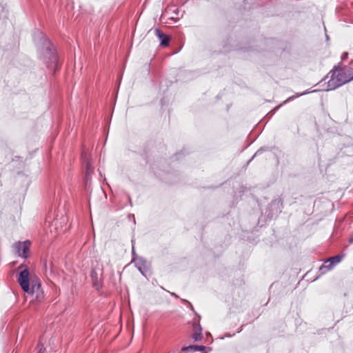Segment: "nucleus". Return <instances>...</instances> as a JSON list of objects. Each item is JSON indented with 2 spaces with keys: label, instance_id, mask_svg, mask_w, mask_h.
Segmentation results:
<instances>
[{
  "label": "nucleus",
  "instance_id": "obj_1",
  "mask_svg": "<svg viewBox=\"0 0 353 353\" xmlns=\"http://www.w3.org/2000/svg\"><path fill=\"white\" fill-rule=\"evenodd\" d=\"M330 79L327 82L326 90H333L353 80V68L335 66Z\"/></svg>",
  "mask_w": 353,
  "mask_h": 353
},
{
  "label": "nucleus",
  "instance_id": "obj_2",
  "mask_svg": "<svg viewBox=\"0 0 353 353\" xmlns=\"http://www.w3.org/2000/svg\"><path fill=\"white\" fill-rule=\"evenodd\" d=\"M39 34L44 37L42 32H39ZM41 58L47 67L56 72L59 67L58 57L51 41L47 38H43V42L41 48Z\"/></svg>",
  "mask_w": 353,
  "mask_h": 353
},
{
  "label": "nucleus",
  "instance_id": "obj_3",
  "mask_svg": "<svg viewBox=\"0 0 353 353\" xmlns=\"http://www.w3.org/2000/svg\"><path fill=\"white\" fill-rule=\"evenodd\" d=\"M26 293L30 294L33 300H36L37 302L43 301L44 299V292L41 288V281L37 276H34L31 279L30 290Z\"/></svg>",
  "mask_w": 353,
  "mask_h": 353
},
{
  "label": "nucleus",
  "instance_id": "obj_4",
  "mask_svg": "<svg viewBox=\"0 0 353 353\" xmlns=\"http://www.w3.org/2000/svg\"><path fill=\"white\" fill-rule=\"evenodd\" d=\"M33 278L34 277H30V273L28 268L20 272L17 281L20 287L25 292H28V291L30 290L31 279Z\"/></svg>",
  "mask_w": 353,
  "mask_h": 353
},
{
  "label": "nucleus",
  "instance_id": "obj_5",
  "mask_svg": "<svg viewBox=\"0 0 353 353\" xmlns=\"http://www.w3.org/2000/svg\"><path fill=\"white\" fill-rule=\"evenodd\" d=\"M30 242L29 241H25L23 242L19 241L15 244V249L19 256L24 259L28 257L30 251Z\"/></svg>",
  "mask_w": 353,
  "mask_h": 353
},
{
  "label": "nucleus",
  "instance_id": "obj_6",
  "mask_svg": "<svg viewBox=\"0 0 353 353\" xmlns=\"http://www.w3.org/2000/svg\"><path fill=\"white\" fill-rule=\"evenodd\" d=\"M282 210V202L280 199H274L272 201L269 205V214L270 218L277 216Z\"/></svg>",
  "mask_w": 353,
  "mask_h": 353
},
{
  "label": "nucleus",
  "instance_id": "obj_7",
  "mask_svg": "<svg viewBox=\"0 0 353 353\" xmlns=\"http://www.w3.org/2000/svg\"><path fill=\"white\" fill-rule=\"evenodd\" d=\"M208 349V350H211V348L207 347L204 345H190L188 346H184L181 348V351L185 353L189 352H201L204 350Z\"/></svg>",
  "mask_w": 353,
  "mask_h": 353
},
{
  "label": "nucleus",
  "instance_id": "obj_8",
  "mask_svg": "<svg viewBox=\"0 0 353 353\" xmlns=\"http://www.w3.org/2000/svg\"><path fill=\"white\" fill-rule=\"evenodd\" d=\"M155 34L157 36L160 41V44L162 46H168L171 39L170 37L168 34H164L159 29H155Z\"/></svg>",
  "mask_w": 353,
  "mask_h": 353
},
{
  "label": "nucleus",
  "instance_id": "obj_9",
  "mask_svg": "<svg viewBox=\"0 0 353 353\" xmlns=\"http://www.w3.org/2000/svg\"><path fill=\"white\" fill-rule=\"evenodd\" d=\"M136 268H148V261L142 256L134 257V261Z\"/></svg>",
  "mask_w": 353,
  "mask_h": 353
},
{
  "label": "nucleus",
  "instance_id": "obj_10",
  "mask_svg": "<svg viewBox=\"0 0 353 353\" xmlns=\"http://www.w3.org/2000/svg\"><path fill=\"white\" fill-rule=\"evenodd\" d=\"M188 307L195 314V315H196L199 317V321H194L193 323L192 331H202V327L199 323V319H200L201 316L194 311V309L190 302L188 303Z\"/></svg>",
  "mask_w": 353,
  "mask_h": 353
},
{
  "label": "nucleus",
  "instance_id": "obj_11",
  "mask_svg": "<svg viewBox=\"0 0 353 353\" xmlns=\"http://www.w3.org/2000/svg\"><path fill=\"white\" fill-rule=\"evenodd\" d=\"M344 256V254H337L327 259L325 263H330V264L332 265V267L334 268L342 261Z\"/></svg>",
  "mask_w": 353,
  "mask_h": 353
},
{
  "label": "nucleus",
  "instance_id": "obj_12",
  "mask_svg": "<svg viewBox=\"0 0 353 353\" xmlns=\"http://www.w3.org/2000/svg\"><path fill=\"white\" fill-rule=\"evenodd\" d=\"M316 92V90H312V91H305L304 92H302V93H296L295 96H292V97H289L286 101H283L282 103H281L280 105L276 106L274 108V111H276L277 110H279L281 106H282L283 104L285 103L287 101H289L293 99H294L295 97H301V96H303V95H305L306 94H308V93H310V92Z\"/></svg>",
  "mask_w": 353,
  "mask_h": 353
},
{
  "label": "nucleus",
  "instance_id": "obj_13",
  "mask_svg": "<svg viewBox=\"0 0 353 353\" xmlns=\"http://www.w3.org/2000/svg\"><path fill=\"white\" fill-rule=\"evenodd\" d=\"M316 92V90H312V91H305L304 92H302V93H296L295 96H292V97H289L286 101H283L282 103H281L280 105L276 106L274 108V111H276L277 110H279L281 106H282L283 104L285 103L287 101H289L293 99H294L295 97H301V96H303V95H305L306 94H308V93H310V92Z\"/></svg>",
  "mask_w": 353,
  "mask_h": 353
},
{
  "label": "nucleus",
  "instance_id": "obj_14",
  "mask_svg": "<svg viewBox=\"0 0 353 353\" xmlns=\"http://www.w3.org/2000/svg\"><path fill=\"white\" fill-rule=\"evenodd\" d=\"M333 268L332 267V265L330 263L328 265H322L319 268V272H321V274H324L328 271L331 270Z\"/></svg>",
  "mask_w": 353,
  "mask_h": 353
},
{
  "label": "nucleus",
  "instance_id": "obj_15",
  "mask_svg": "<svg viewBox=\"0 0 353 353\" xmlns=\"http://www.w3.org/2000/svg\"><path fill=\"white\" fill-rule=\"evenodd\" d=\"M192 338L194 341H200L203 338V332H193Z\"/></svg>",
  "mask_w": 353,
  "mask_h": 353
},
{
  "label": "nucleus",
  "instance_id": "obj_16",
  "mask_svg": "<svg viewBox=\"0 0 353 353\" xmlns=\"http://www.w3.org/2000/svg\"><path fill=\"white\" fill-rule=\"evenodd\" d=\"M93 170H94V168H93L92 165H91L90 162L88 161L86 163V172H85V174H87V176H89V174H92Z\"/></svg>",
  "mask_w": 353,
  "mask_h": 353
},
{
  "label": "nucleus",
  "instance_id": "obj_17",
  "mask_svg": "<svg viewBox=\"0 0 353 353\" xmlns=\"http://www.w3.org/2000/svg\"><path fill=\"white\" fill-rule=\"evenodd\" d=\"M91 278L94 282V286L98 289L97 287V274L95 271L92 270L91 272Z\"/></svg>",
  "mask_w": 353,
  "mask_h": 353
},
{
  "label": "nucleus",
  "instance_id": "obj_18",
  "mask_svg": "<svg viewBox=\"0 0 353 353\" xmlns=\"http://www.w3.org/2000/svg\"><path fill=\"white\" fill-rule=\"evenodd\" d=\"M38 347H39L38 353H46V348L45 347L43 348V343L41 341L38 345Z\"/></svg>",
  "mask_w": 353,
  "mask_h": 353
},
{
  "label": "nucleus",
  "instance_id": "obj_19",
  "mask_svg": "<svg viewBox=\"0 0 353 353\" xmlns=\"http://www.w3.org/2000/svg\"><path fill=\"white\" fill-rule=\"evenodd\" d=\"M263 151V149L262 148H260L259 150H258L255 154L252 156V157L251 158V159H250L248 162V164H249L252 161V159L257 155L260 154Z\"/></svg>",
  "mask_w": 353,
  "mask_h": 353
},
{
  "label": "nucleus",
  "instance_id": "obj_20",
  "mask_svg": "<svg viewBox=\"0 0 353 353\" xmlns=\"http://www.w3.org/2000/svg\"><path fill=\"white\" fill-rule=\"evenodd\" d=\"M205 333L206 342L210 341H212V339L210 332H205Z\"/></svg>",
  "mask_w": 353,
  "mask_h": 353
},
{
  "label": "nucleus",
  "instance_id": "obj_21",
  "mask_svg": "<svg viewBox=\"0 0 353 353\" xmlns=\"http://www.w3.org/2000/svg\"><path fill=\"white\" fill-rule=\"evenodd\" d=\"M90 179H91V174H89V176H88V177H87V174H85V181L86 185L88 183V182Z\"/></svg>",
  "mask_w": 353,
  "mask_h": 353
},
{
  "label": "nucleus",
  "instance_id": "obj_22",
  "mask_svg": "<svg viewBox=\"0 0 353 353\" xmlns=\"http://www.w3.org/2000/svg\"><path fill=\"white\" fill-rule=\"evenodd\" d=\"M138 269V270L140 272V273L145 276V274H144V270H145L146 268H137Z\"/></svg>",
  "mask_w": 353,
  "mask_h": 353
},
{
  "label": "nucleus",
  "instance_id": "obj_23",
  "mask_svg": "<svg viewBox=\"0 0 353 353\" xmlns=\"http://www.w3.org/2000/svg\"><path fill=\"white\" fill-rule=\"evenodd\" d=\"M132 256H133V259H132V261H134V257L138 256L137 255V254L135 253V250H134V246H132Z\"/></svg>",
  "mask_w": 353,
  "mask_h": 353
},
{
  "label": "nucleus",
  "instance_id": "obj_24",
  "mask_svg": "<svg viewBox=\"0 0 353 353\" xmlns=\"http://www.w3.org/2000/svg\"><path fill=\"white\" fill-rule=\"evenodd\" d=\"M233 335H234V334H232V336H233ZM231 336H232V334H226L224 336H220V337H219V339H224L225 337H231Z\"/></svg>",
  "mask_w": 353,
  "mask_h": 353
},
{
  "label": "nucleus",
  "instance_id": "obj_25",
  "mask_svg": "<svg viewBox=\"0 0 353 353\" xmlns=\"http://www.w3.org/2000/svg\"><path fill=\"white\" fill-rule=\"evenodd\" d=\"M128 203H130V205L131 206H132V200H131L130 195H128Z\"/></svg>",
  "mask_w": 353,
  "mask_h": 353
},
{
  "label": "nucleus",
  "instance_id": "obj_26",
  "mask_svg": "<svg viewBox=\"0 0 353 353\" xmlns=\"http://www.w3.org/2000/svg\"><path fill=\"white\" fill-rule=\"evenodd\" d=\"M181 302L185 303V304H188V303H190L188 301H187L186 299H181Z\"/></svg>",
  "mask_w": 353,
  "mask_h": 353
},
{
  "label": "nucleus",
  "instance_id": "obj_27",
  "mask_svg": "<svg viewBox=\"0 0 353 353\" xmlns=\"http://www.w3.org/2000/svg\"><path fill=\"white\" fill-rule=\"evenodd\" d=\"M171 295L176 299L179 298V296L177 294H176L174 292H171Z\"/></svg>",
  "mask_w": 353,
  "mask_h": 353
},
{
  "label": "nucleus",
  "instance_id": "obj_28",
  "mask_svg": "<svg viewBox=\"0 0 353 353\" xmlns=\"http://www.w3.org/2000/svg\"><path fill=\"white\" fill-rule=\"evenodd\" d=\"M347 57V52L344 53V54H343V56H342V59H345Z\"/></svg>",
  "mask_w": 353,
  "mask_h": 353
},
{
  "label": "nucleus",
  "instance_id": "obj_29",
  "mask_svg": "<svg viewBox=\"0 0 353 353\" xmlns=\"http://www.w3.org/2000/svg\"><path fill=\"white\" fill-rule=\"evenodd\" d=\"M349 243H353V236H351L350 239H349Z\"/></svg>",
  "mask_w": 353,
  "mask_h": 353
},
{
  "label": "nucleus",
  "instance_id": "obj_30",
  "mask_svg": "<svg viewBox=\"0 0 353 353\" xmlns=\"http://www.w3.org/2000/svg\"><path fill=\"white\" fill-rule=\"evenodd\" d=\"M180 154H181V153H180V152L175 154V159H178V157H178L179 155H180Z\"/></svg>",
  "mask_w": 353,
  "mask_h": 353
},
{
  "label": "nucleus",
  "instance_id": "obj_31",
  "mask_svg": "<svg viewBox=\"0 0 353 353\" xmlns=\"http://www.w3.org/2000/svg\"><path fill=\"white\" fill-rule=\"evenodd\" d=\"M22 267H23V265H19V268L21 269V268H22Z\"/></svg>",
  "mask_w": 353,
  "mask_h": 353
}]
</instances>
